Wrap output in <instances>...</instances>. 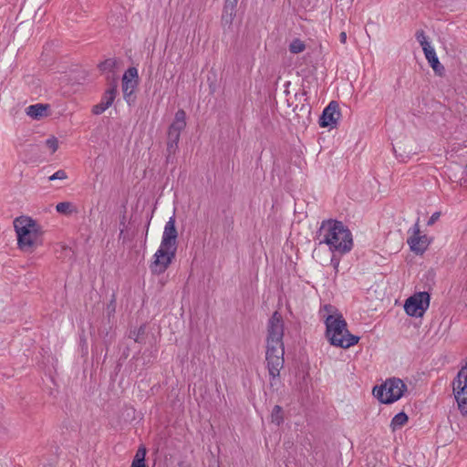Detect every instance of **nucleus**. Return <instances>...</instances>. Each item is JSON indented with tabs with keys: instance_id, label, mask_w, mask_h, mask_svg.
<instances>
[{
	"instance_id": "nucleus-1",
	"label": "nucleus",
	"mask_w": 467,
	"mask_h": 467,
	"mask_svg": "<svg viewBox=\"0 0 467 467\" xmlns=\"http://www.w3.org/2000/svg\"><path fill=\"white\" fill-rule=\"evenodd\" d=\"M315 239L318 241V244H326L331 251H337L341 254L348 253L353 246L350 230L337 220L323 221Z\"/></svg>"
},
{
	"instance_id": "nucleus-2",
	"label": "nucleus",
	"mask_w": 467,
	"mask_h": 467,
	"mask_svg": "<svg viewBox=\"0 0 467 467\" xmlns=\"http://www.w3.org/2000/svg\"><path fill=\"white\" fill-rule=\"evenodd\" d=\"M14 228L16 234L17 246L23 252H33L34 249L42 244V226L32 217L21 215L14 222Z\"/></svg>"
},
{
	"instance_id": "nucleus-3",
	"label": "nucleus",
	"mask_w": 467,
	"mask_h": 467,
	"mask_svg": "<svg viewBox=\"0 0 467 467\" xmlns=\"http://www.w3.org/2000/svg\"><path fill=\"white\" fill-rule=\"evenodd\" d=\"M325 325V336L332 346L346 349L357 345L360 339L358 336L348 331L347 321L341 313L327 316Z\"/></svg>"
},
{
	"instance_id": "nucleus-4",
	"label": "nucleus",
	"mask_w": 467,
	"mask_h": 467,
	"mask_svg": "<svg viewBox=\"0 0 467 467\" xmlns=\"http://www.w3.org/2000/svg\"><path fill=\"white\" fill-rule=\"evenodd\" d=\"M288 108L294 113L293 120L296 125L306 128L310 122L311 106L307 101L306 89H284Z\"/></svg>"
},
{
	"instance_id": "nucleus-5",
	"label": "nucleus",
	"mask_w": 467,
	"mask_h": 467,
	"mask_svg": "<svg viewBox=\"0 0 467 467\" xmlns=\"http://www.w3.org/2000/svg\"><path fill=\"white\" fill-rule=\"evenodd\" d=\"M407 385L399 378H389L373 388L372 394L382 404H392L401 399L407 391Z\"/></svg>"
},
{
	"instance_id": "nucleus-6",
	"label": "nucleus",
	"mask_w": 467,
	"mask_h": 467,
	"mask_svg": "<svg viewBox=\"0 0 467 467\" xmlns=\"http://www.w3.org/2000/svg\"><path fill=\"white\" fill-rule=\"evenodd\" d=\"M453 394L461 413L467 415V363L458 372L452 382Z\"/></svg>"
},
{
	"instance_id": "nucleus-7",
	"label": "nucleus",
	"mask_w": 467,
	"mask_h": 467,
	"mask_svg": "<svg viewBox=\"0 0 467 467\" xmlns=\"http://www.w3.org/2000/svg\"><path fill=\"white\" fill-rule=\"evenodd\" d=\"M176 252L175 247H163V244H161L153 256V261L150 265V272L153 275L163 274L175 258Z\"/></svg>"
},
{
	"instance_id": "nucleus-8",
	"label": "nucleus",
	"mask_w": 467,
	"mask_h": 467,
	"mask_svg": "<svg viewBox=\"0 0 467 467\" xmlns=\"http://www.w3.org/2000/svg\"><path fill=\"white\" fill-rule=\"evenodd\" d=\"M431 295L428 292H418L406 299L404 310L410 317H421L428 309Z\"/></svg>"
},
{
	"instance_id": "nucleus-9",
	"label": "nucleus",
	"mask_w": 467,
	"mask_h": 467,
	"mask_svg": "<svg viewBox=\"0 0 467 467\" xmlns=\"http://www.w3.org/2000/svg\"><path fill=\"white\" fill-rule=\"evenodd\" d=\"M285 348L279 346H266L265 359L267 362V368L270 376L271 385L272 380L279 377L280 369L284 367L285 359Z\"/></svg>"
},
{
	"instance_id": "nucleus-10",
	"label": "nucleus",
	"mask_w": 467,
	"mask_h": 467,
	"mask_svg": "<svg viewBox=\"0 0 467 467\" xmlns=\"http://www.w3.org/2000/svg\"><path fill=\"white\" fill-rule=\"evenodd\" d=\"M284 329L283 317L278 311H275L267 324L266 346L284 347Z\"/></svg>"
},
{
	"instance_id": "nucleus-11",
	"label": "nucleus",
	"mask_w": 467,
	"mask_h": 467,
	"mask_svg": "<svg viewBox=\"0 0 467 467\" xmlns=\"http://www.w3.org/2000/svg\"><path fill=\"white\" fill-rule=\"evenodd\" d=\"M341 113L337 101L331 100L323 109L322 114L318 119V124L321 128H336Z\"/></svg>"
},
{
	"instance_id": "nucleus-12",
	"label": "nucleus",
	"mask_w": 467,
	"mask_h": 467,
	"mask_svg": "<svg viewBox=\"0 0 467 467\" xmlns=\"http://www.w3.org/2000/svg\"><path fill=\"white\" fill-rule=\"evenodd\" d=\"M410 230L412 231V235L408 238L407 243L413 253L422 254L427 250L430 240L426 234H420L419 219Z\"/></svg>"
},
{
	"instance_id": "nucleus-13",
	"label": "nucleus",
	"mask_w": 467,
	"mask_h": 467,
	"mask_svg": "<svg viewBox=\"0 0 467 467\" xmlns=\"http://www.w3.org/2000/svg\"><path fill=\"white\" fill-rule=\"evenodd\" d=\"M178 232L176 229L175 214L170 217L164 227V232L161 239L163 247H175L177 249Z\"/></svg>"
},
{
	"instance_id": "nucleus-14",
	"label": "nucleus",
	"mask_w": 467,
	"mask_h": 467,
	"mask_svg": "<svg viewBox=\"0 0 467 467\" xmlns=\"http://www.w3.org/2000/svg\"><path fill=\"white\" fill-rule=\"evenodd\" d=\"M88 77V72L82 68H77L71 70L69 74H66L59 78L58 85L61 87L65 86H75V85H86L85 82Z\"/></svg>"
},
{
	"instance_id": "nucleus-15",
	"label": "nucleus",
	"mask_w": 467,
	"mask_h": 467,
	"mask_svg": "<svg viewBox=\"0 0 467 467\" xmlns=\"http://www.w3.org/2000/svg\"><path fill=\"white\" fill-rule=\"evenodd\" d=\"M119 89H106L99 103L92 107L91 112L94 115H100L105 112L114 102Z\"/></svg>"
},
{
	"instance_id": "nucleus-16",
	"label": "nucleus",
	"mask_w": 467,
	"mask_h": 467,
	"mask_svg": "<svg viewBox=\"0 0 467 467\" xmlns=\"http://www.w3.org/2000/svg\"><path fill=\"white\" fill-rule=\"evenodd\" d=\"M117 60L115 58H108L98 65L101 72L109 74L107 77L109 80V88H118L119 78L115 76L114 72Z\"/></svg>"
},
{
	"instance_id": "nucleus-17",
	"label": "nucleus",
	"mask_w": 467,
	"mask_h": 467,
	"mask_svg": "<svg viewBox=\"0 0 467 467\" xmlns=\"http://www.w3.org/2000/svg\"><path fill=\"white\" fill-rule=\"evenodd\" d=\"M49 104L37 103L28 106L26 109V112L33 119L39 120L42 118L47 117L49 115Z\"/></svg>"
},
{
	"instance_id": "nucleus-18",
	"label": "nucleus",
	"mask_w": 467,
	"mask_h": 467,
	"mask_svg": "<svg viewBox=\"0 0 467 467\" xmlns=\"http://www.w3.org/2000/svg\"><path fill=\"white\" fill-rule=\"evenodd\" d=\"M121 88H136L139 83L138 69L134 67H129L121 78Z\"/></svg>"
},
{
	"instance_id": "nucleus-19",
	"label": "nucleus",
	"mask_w": 467,
	"mask_h": 467,
	"mask_svg": "<svg viewBox=\"0 0 467 467\" xmlns=\"http://www.w3.org/2000/svg\"><path fill=\"white\" fill-rule=\"evenodd\" d=\"M426 59L428 60L430 66L435 71L436 74L441 76L445 71L444 67L440 63L439 58L436 55V52L433 49H428L427 53H424Z\"/></svg>"
},
{
	"instance_id": "nucleus-20",
	"label": "nucleus",
	"mask_w": 467,
	"mask_h": 467,
	"mask_svg": "<svg viewBox=\"0 0 467 467\" xmlns=\"http://www.w3.org/2000/svg\"><path fill=\"white\" fill-rule=\"evenodd\" d=\"M186 128V113L183 109H178L174 119L169 126V129L182 132Z\"/></svg>"
},
{
	"instance_id": "nucleus-21",
	"label": "nucleus",
	"mask_w": 467,
	"mask_h": 467,
	"mask_svg": "<svg viewBox=\"0 0 467 467\" xmlns=\"http://www.w3.org/2000/svg\"><path fill=\"white\" fill-rule=\"evenodd\" d=\"M147 449L144 445H140L136 451L130 467H146L145 457Z\"/></svg>"
},
{
	"instance_id": "nucleus-22",
	"label": "nucleus",
	"mask_w": 467,
	"mask_h": 467,
	"mask_svg": "<svg viewBox=\"0 0 467 467\" xmlns=\"http://www.w3.org/2000/svg\"><path fill=\"white\" fill-rule=\"evenodd\" d=\"M222 213L223 214V222H222L223 233H224V234L229 235L234 230V219L233 214L228 213V211L226 209H223Z\"/></svg>"
},
{
	"instance_id": "nucleus-23",
	"label": "nucleus",
	"mask_w": 467,
	"mask_h": 467,
	"mask_svg": "<svg viewBox=\"0 0 467 467\" xmlns=\"http://www.w3.org/2000/svg\"><path fill=\"white\" fill-rule=\"evenodd\" d=\"M408 421L409 416L404 411H400L392 418L389 426L392 431H395L397 429L403 427Z\"/></svg>"
},
{
	"instance_id": "nucleus-24",
	"label": "nucleus",
	"mask_w": 467,
	"mask_h": 467,
	"mask_svg": "<svg viewBox=\"0 0 467 467\" xmlns=\"http://www.w3.org/2000/svg\"><path fill=\"white\" fill-rule=\"evenodd\" d=\"M146 334V324H141L139 328L132 329L129 333V337L133 339L135 342L140 344L145 343V336Z\"/></svg>"
},
{
	"instance_id": "nucleus-25",
	"label": "nucleus",
	"mask_w": 467,
	"mask_h": 467,
	"mask_svg": "<svg viewBox=\"0 0 467 467\" xmlns=\"http://www.w3.org/2000/svg\"><path fill=\"white\" fill-rule=\"evenodd\" d=\"M236 16V10L227 9V7L223 8V14H222V26L225 28H230L233 21Z\"/></svg>"
},
{
	"instance_id": "nucleus-26",
	"label": "nucleus",
	"mask_w": 467,
	"mask_h": 467,
	"mask_svg": "<svg viewBox=\"0 0 467 467\" xmlns=\"http://www.w3.org/2000/svg\"><path fill=\"white\" fill-rule=\"evenodd\" d=\"M416 40L419 42L424 53H427L428 49H433L431 43L428 41V37L423 29H419L415 33Z\"/></svg>"
},
{
	"instance_id": "nucleus-27",
	"label": "nucleus",
	"mask_w": 467,
	"mask_h": 467,
	"mask_svg": "<svg viewBox=\"0 0 467 467\" xmlns=\"http://www.w3.org/2000/svg\"><path fill=\"white\" fill-rule=\"evenodd\" d=\"M271 422L280 426L284 422V410L279 405L274 406L271 412Z\"/></svg>"
},
{
	"instance_id": "nucleus-28",
	"label": "nucleus",
	"mask_w": 467,
	"mask_h": 467,
	"mask_svg": "<svg viewBox=\"0 0 467 467\" xmlns=\"http://www.w3.org/2000/svg\"><path fill=\"white\" fill-rule=\"evenodd\" d=\"M56 211L58 213L65 214V215H69V214H71L73 213H76L77 209L75 208V206L71 202H58L56 205Z\"/></svg>"
},
{
	"instance_id": "nucleus-29",
	"label": "nucleus",
	"mask_w": 467,
	"mask_h": 467,
	"mask_svg": "<svg viewBox=\"0 0 467 467\" xmlns=\"http://www.w3.org/2000/svg\"><path fill=\"white\" fill-rule=\"evenodd\" d=\"M306 49L305 43L299 38H295L289 45V51L293 54H298Z\"/></svg>"
},
{
	"instance_id": "nucleus-30",
	"label": "nucleus",
	"mask_w": 467,
	"mask_h": 467,
	"mask_svg": "<svg viewBox=\"0 0 467 467\" xmlns=\"http://www.w3.org/2000/svg\"><path fill=\"white\" fill-rule=\"evenodd\" d=\"M124 93V99L130 106L134 105L137 99L136 91L138 89H122Z\"/></svg>"
},
{
	"instance_id": "nucleus-31",
	"label": "nucleus",
	"mask_w": 467,
	"mask_h": 467,
	"mask_svg": "<svg viewBox=\"0 0 467 467\" xmlns=\"http://www.w3.org/2000/svg\"><path fill=\"white\" fill-rule=\"evenodd\" d=\"M25 84L28 86H35L36 88H39L42 85V81L39 78L34 75H27L25 77Z\"/></svg>"
},
{
	"instance_id": "nucleus-32",
	"label": "nucleus",
	"mask_w": 467,
	"mask_h": 467,
	"mask_svg": "<svg viewBox=\"0 0 467 467\" xmlns=\"http://www.w3.org/2000/svg\"><path fill=\"white\" fill-rule=\"evenodd\" d=\"M45 143L52 153L56 152L58 149V140L55 136H51L48 139H47Z\"/></svg>"
},
{
	"instance_id": "nucleus-33",
	"label": "nucleus",
	"mask_w": 467,
	"mask_h": 467,
	"mask_svg": "<svg viewBox=\"0 0 467 467\" xmlns=\"http://www.w3.org/2000/svg\"><path fill=\"white\" fill-rule=\"evenodd\" d=\"M399 150H400V153L398 154L397 152V149L395 146H393V150L394 152L396 153L397 156L400 157L401 160L403 161V159L405 157H409L410 154H415V151H412V150L410 149H407L401 145H399Z\"/></svg>"
},
{
	"instance_id": "nucleus-34",
	"label": "nucleus",
	"mask_w": 467,
	"mask_h": 467,
	"mask_svg": "<svg viewBox=\"0 0 467 467\" xmlns=\"http://www.w3.org/2000/svg\"><path fill=\"white\" fill-rule=\"evenodd\" d=\"M180 137H181V132L168 128L167 141L178 144L179 140H180Z\"/></svg>"
},
{
	"instance_id": "nucleus-35",
	"label": "nucleus",
	"mask_w": 467,
	"mask_h": 467,
	"mask_svg": "<svg viewBox=\"0 0 467 467\" xmlns=\"http://www.w3.org/2000/svg\"><path fill=\"white\" fill-rule=\"evenodd\" d=\"M67 178V172L64 170H58L54 174L48 177L49 181L65 180Z\"/></svg>"
},
{
	"instance_id": "nucleus-36",
	"label": "nucleus",
	"mask_w": 467,
	"mask_h": 467,
	"mask_svg": "<svg viewBox=\"0 0 467 467\" xmlns=\"http://www.w3.org/2000/svg\"><path fill=\"white\" fill-rule=\"evenodd\" d=\"M108 316L110 317V315L114 314L116 311V299L115 296H112V299L109 301V303L107 304L106 307Z\"/></svg>"
},
{
	"instance_id": "nucleus-37",
	"label": "nucleus",
	"mask_w": 467,
	"mask_h": 467,
	"mask_svg": "<svg viewBox=\"0 0 467 467\" xmlns=\"http://www.w3.org/2000/svg\"><path fill=\"white\" fill-rule=\"evenodd\" d=\"M130 348L129 346H126L123 348V350L120 354L119 359V363L117 365V368L121 367L120 361H123L128 358V357L130 356Z\"/></svg>"
},
{
	"instance_id": "nucleus-38",
	"label": "nucleus",
	"mask_w": 467,
	"mask_h": 467,
	"mask_svg": "<svg viewBox=\"0 0 467 467\" xmlns=\"http://www.w3.org/2000/svg\"><path fill=\"white\" fill-rule=\"evenodd\" d=\"M113 337L107 331L103 337V343L106 348V353L109 351V347L112 343ZM107 357V354H105V358Z\"/></svg>"
},
{
	"instance_id": "nucleus-39",
	"label": "nucleus",
	"mask_w": 467,
	"mask_h": 467,
	"mask_svg": "<svg viewBox=\"0 0 467 467\" xmlns=\"http://www.w3.org/2000/svg\"><path fill=\"white\" fill-rule=\"evenodd\" d=\"M322 310L326 311L327 313V316L328 315H336L337 313H339L338 310L337 309V307L330 304L325 305L323 306Z\"/></svg>"
},
{
	"instance_id": "nucleus-40",
	"label": "nucleus",
	"mask_w": 467,
	"mask_h": 467,
	"mask_svg": "<svg viewBox=\"0 0 467 467\" xmlns=\"http://www.w3.org/2000/svg\"><path fill=\"white\" fill-rule=\"evenodd\" d=\"M239 0H225L224 1V7H227V9L236 10V6Z\"/></svg>"
},
{
	"instance_id": "nucleus-41",
	"label": "nucleus",
	"mask_w": 467,
	"mask_h": 467,
	"mask_svg": "<svg viewBox=\"0 0 467 467\" xmlns=\"http://www.w3.org/2000/svg\"><path fill=\"white\" fill-rule=\"evenodd\" d=\"M178 150V144L167 141V153L175 155Z\"/></svg>"
},
{
	"instance_id": "nucleus-42",
	"label": "nucleus",
	"mask_w": 467,
	"mask_h": 467,
	"mask_svg": "<svg viewBox=\"0 0 467 467\" xmlns=\"http://www.w3.org/2000/svg\"><path fill=\"white\" fill-rule=\"evenodd\" d=\"M440 216H441V213L440 212L433 213L432 215L430 217L427 224L428 225L434 224L435 222L440 218Z\"/></svg>"
},
{
	"instance_id": "nucleus-43",
	"label": "nucleus",
	"mask_w": 467,
	"mask_h": 467,
	"mask_svg": "<svg viewBox=\"0 0 467 467\" xmlns=\"http://www.w3.org/2000/svg\"><path fill=\"white\" fill-rule=\"evenodd\" d=\"M5 81H6V76H5V72H3V71H1V70H0V87H3V86L7 85V84L5 83Z\"/></svg>"
},
{
	"instance_id": "nucleus-44",
	"label": "nucleus",
	"mask_w": 467,
	"mask_h": 467,
	"mask_svg": "<svg viewBox=\"0 0 467 467\" xmlns=\"http://www.w3.org/2000/svg\"><path fill=\"white\" fill-rule=\"evenodd\" d=\"M174 160H175V155L167 153V155H166V162L167 163H170V162L172 163L174 161Z\"/></svg>"
},
{
	"instance_id": "nucleus-45",
	"label": "nucleus",
	"mask_w": 467,
	"mask_h": 467,
	"mask_svg": "<svg viewBox=\"0 0 467 467\" xmlns=\"http://www.w3.org/2000/svg\"><path fill=\"white\" fill-rule=\"evenodd\" d=\"M339 41L342 43V44H345L346 41H347V34L346 32H341L340 35H339Z\"/></svg>"
},
{
	"instance_id": "nucleus-46",
	"label": "nucleus",
	"mask_w": 467,
	"mask_h": 467,
	"mask_svg": "<svg viewBox=\"0 0 467 467\" xmlns=\"http://www.w3.org/2000/svg\"><path fill=\"white\" fill-rule=\"evenodd\" d=\"M331 264L333 265L335 269H337L339 261L337 259H336L335 257H332Z\"/></svg>"
},
{
	"instance_id": "nucleus-47",
	"label": "nucleus",
	"mask_w": 467,
	"mask_h": 467,
	"mask_svg": "<svg viewBox=\"0 0 467 467\" xmlns=\"http://www.w3.org/2000/svg\"><path fill=\"white\" fill-rule=\"evenodd\" d=\"M54 45H55V43H54V42H52V43H50V44H49V43H47V46H45V47H44V52H43L42 56H44V54H45L46 52L49 51L50 47H51V46H54Z\"/></svg>"
},
{
	"instance_id": "nucleus-48",
	"label": "nucleus",
	"mask_w": 467,
	"mask_h": 467,
	"mask_svg": "<svg viewBox=\"0 0 467 467\" xmlns=\"http://www.w3.org/2000/svg\"><path fill=\"white\" fill-rule=\"evenodd\" d=\"M125 223H126V217H125V215H123L122 218L120 219V224L123 226V228L125 227Z\"/></svg>"
},
{
	"instance_id": "nucleus-49",
	"label": "nucleus",
	"mask_w": 467,
	"mask_h": 467,
	"mask_svg": "<svg viewBox=\"0 0 467 467\" xmlns=\"http://www.w3.org/2000/svg\"><path fill=\"white\" fill-rule=\"evenodd\" d=\"M289 85H290V82H289V81H287V82H285V83L284 84V88H288V87H289Z\"/></svg>"
},
{
	"instance_id": "nucleus-50",
	"label": "nucleus",
	"mask_w": 467,
	"mask_h": 467,
	"mask_svg": "<svg viewBox=\"0 0 467 467\" xmlns=\"http://www.w3.org/2000/svg\"><path fill=\"white\" fill-rule=\"evenodd\" d=\"M123 233H124V228L120 229L119 238H120L121 236H123Z\"/></svg>"
},
{
	"instance_id": "nucleus-51",
	"label": "nucleus",
	"mask_w": 467,
	"mask_h": 467,
	"mask_svg": "<svg viewBox=\"0 0 467 467\" xmlns=\"http://www.w3.org/2000/svg\"><path fill=\"white\" fill-rule=\"evenodd\" d=\"M272 97H275V95L272 92H270L269 93V98H272Z\"/></svg>"
},
{
	"instance_id": "nucleus-52",
	"label": "nucleus",
	"mask_w": 467,
	"mask_h": 467,
	"mask_svg": "<svg viewBox=\"0 0 467 467\" xmlns=\"http://www.w3.org/2000/svg\"><path fill=\"white\" fill-rule=\"evenodd\" d=\"M464 173L467 175V164H466L465 169H464Z\"/></svg>"
}]
</instances>
